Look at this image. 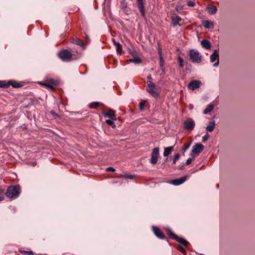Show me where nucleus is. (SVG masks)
<instances>
[{
    "label": "nucleus",
    "mask_w": 255,
    "mask_h": 255,
    "mask_svg": "<svg viewBox=\"0 0 255 255\" xmlns=\"http://www.w3.org/2000/svg\"><path fill=\"white\" fill-rule=\"evenodd\" d=\"M121 8L123 11L127 14H128V10L127 9V4L125 2V0H122L121 1Z\"/></svg>",
    "instance_id": "nucleus-26"
},
{
    "label": "nucleus",
    "mask_w": 255,
    "mask_h": 255,
    "mask_svg": "<svg viewBox=\"0 0 255 255\" xmlns=\"http://www.w3.org/2000/svg\"><path fill=\"white\" fill-rule=\"evenodd\" d=\"M194 156L193 155L192 158H190L188 159L187 160L186 162H185V163H184V164L186 165H188L192 163V162L194 160Z\"/></svg>",
    "instance_id": "nucleus-37"
},
{
    "label": "nucleus",
    "mask_w": 255,
    "mask_h": 255,
    "mask_svg": "<svg viewBox=\"0 0 255 255\" xmlns=\"http://www.w3.org/2000/svg\"><path fill=\"white\" fill-rule=\"evenodd\" d=\"M201 45L203 47L206 49H210L211 47V45L209 41L204 39L201 42Z\"/></svg>",
    "instance_id": "nucleus-18"
},
{
    "label": "nucleus",
    "mask_w": 255,
    "mask_h": 255,
    "mask_svg": "<svg viewBox=\"0 0 255 255\" xmlns=\"http://www.w3.org/2000/svg\"><path fill=\"white\" fill-rule=\"evenodd\" d=\"M113 42L115 46H116L117 44L119 43V42H116L114 39H113Z\"/></svg>",
    "instance_id": "nucleus-49"
},
{
    "label": "nucleus",
    "mask_w": 255,
    "mask_h": 255,
    "mask_svg": "<svg viewBox=\"0 0 255 255\" xmlns=\"http://www.w3.org/2000/svg\"><path fill=\"white\" fill-rule=\"evenodd\" d=\"M166 233L168 237L172 239L177 241L178 239V237L175 235L170 229L167 228L165 229Z\"/></svg>",
    "instance_id": "nucleus-13"
},
{
    "label": "nucleus",
    "mask_w": 255,
    "mask_h": 255,
    "mask_svg": "<svg viewBox=\"0 0 255 255\" xmlns=\"http://www.w3.org/2000/svg\"><path fill=\"white\" fill-rule=\"evenodd\" d=\"M215 127V122L214 121L210 122L209 125L206 127V130L208 131L212 132L214 130Z\"/></svg>",
    "instance_id": "nucleus-21"
},
{
    "label": "nucleus",
    "mask_w": 255,
    "mask_h": 255,
    "mask_svg": "<svg viewBox=\"0 0 255 255\" xmlns=\"http://www.w3.org/2000/svg\"><path fill=\"white\" fill-rule=\"evenodd\" d=\"M10 86H12L14 88H18L22 87L23 84L14 80H9L7 82V88Z\"/></svg>",
    "instance_id": "nucleus-12"
},
{
    "label": "nucleus",
    "mask_w": 255,
    "mask_h": 255,
    "mask_svg": "<svg viewBox=\"0 0 255 255\" xmlns=\"http://www.w3.org/2000/svg\"><path fill=\"white\" fill-rule=\"evenodd\" d=\"M178 61L179 63V66L181 68H183V59L180 57H178Z\"/></svg>",
    "instance_id": "nucleus-36"
},
{
    "label": "nucleus",
    "mask_w": 255,
    "mask_h": 255,
    "mask_svg": "<svg viewBox=\"0 0 255 255\" xmlns=\"http://www.w3.org/2000/svg\"><path fill=\"white\" fill-rule=\"evenodd\" d=\"M0 88H7V82L5 81H0Z\"/></svg>",
    "instance_id": "nucleus-34"
},
{
    "label": "nucleus",
    "mask_w": 255,
    "mask_h": 255,
    "mask_svg": "<svg viewBox=\"0 0 255 255\" xmlns=\"http://www.w3.org/2000/svg\"><path fill=\"white\" fill-rule=\"evenodd\" d=\"M204 146L201 143H197L192 147L191 155L192 156L199 155L204 149Z\"/></svg>",
    "instance_id": "nucleus-5"
},
{
    "label": "nucleus",
    "mask_w": 255,
    "mask_h": 255,
    "mask_svg": "<svg viewBox=\"0 0 255 255\" xmlns=\"http://www.w3.org/2000/svg\"><path fill=\"white\" fill-rule=\"evenodd\" d=\"M201 84V83L199 81L193 80L189 83L188 87L190 90H194L195 89H198L199 87Z\"/></svg>",
    "instance_id": "nucleus-10"
},
{
    "label": "nucleus",
    "mask_w": 255,
    "mask_h": 255,
    "mask_svg": "<svg viewBox=\"0 0 255 255\" xmlns=\"http://www.w3.org/2000/svg\"><path fill=\"white\" fill-rule=\"evenodd\" d=\"M186 179V176H184L180 178L175 179L172 181V183L174 185H179L184 183Z\"/></svg>",
    "instance_id": "nucleus-14"
},
{
    "label": "nucleus",
    "mask_w": 255,
    "mask_h": 255,
    "mask_svg": "<svg viewBox=\"0 0 255 255\" xmlns=\"http://www.w3.org/2000/svg\"><path fill=\"white\" fill-rule=\"evenodd\" d=\"M20 193V188L18 185L10 186L5 194L7 197L15 199L19 196Z\"/></svg>",
    "instance_id": "nucleus-2"
},
{
    "label": "nucleus",
    "mask_w": 255,
    "mask_h": 255,
    "mask_svg": "<svg viewBox=\"0 0 255 255\" xmlns=\"http://www.w3.org/2000/svg\"><path fill=\"white\" fill-rule=\"evenodd\" d=\"M27 255H34V253L32 251H27Z\"/></svg>",
    "instance_id": "nucleus-48"
},
{
    "label": "nucleus",
    "mask_w": 255,
    "mask_h": 255,
    "mask_svg": "<svg viewBox=\"0 0 255 255\" xmlns=\"http://www.w3.org/2000/svg\"><path fill=\"white\" fill-rule=\"evenodd\" d=\"M173 150V146H169L167 147L164 148V152H163V156L164 157L168 156L171 152V151Z\"/></svg>",
    "instance_id": "nucleus-20"
},
{
    "label": "nucleus",
    "mask_w": 255,
    "mask_h": 255,
    "mask_svg": "<svg viewBox=\"0 0 255 255\" xmlns=\"http://www.w3.org/2000/svg\"><path fill=\"white\" fill-rule=\"evenodd\" d=\"M179 250L183 254H185L186 253L185 249L182 247H179Z\"/></svg>",
    "instance_id": "nucleus-44"
},
{
    "label": "nucleus",
    "mask_w": 255,
    "mask_h": 255,
    "mask_svg": "<svg viewBox=\"0 0 255 255\" xmlns=\"http://www.w3.org/2000/svg\"><path fill=\"white\" fill-rule=\"evenodd\" d=\"M180 157V155L179 153H176L174 155L173 159H172V164L171 167H173V165H175L177 162V161L179 159Z\"/></svg>",
    "instance_id": "nucleus-28"
},
{
    "label": "nucleus",
    "mask_w": 255,
    "mask_h": 255,
    "mask_svg": "<svg viewBox=\"0 0 255 255\" xmlns=\"http://www.w3.org/2000/svg\"><path fill=\"white\" fill-rule=\"evenodd\" d=\"M188 6L190 7H193L195 5V2L194 1L189 0L187 2Z\"/></svg>",
    "instance_id": "nucleus-39"
},
{
    "label": "nucleus",
    "mask_w": 255,
    "mask_h": 255,
    "mask_svg": "<svg viewBox=\"0 0 255 255\" xmlns=\"http://www.w3.org/2000/svg\"><path fill=\"white\" fill-rule=\"evenodd\" d=\"M178 9H179V7H178V6H177V7H176V9L177 10H178Z\"/></svg>",
    "instance_id": "nucleus-54"
},
{
    "label": "nucleus",
    "mask_w": 255,
    "mask_h": 255,
    "mask_svg": "<svg viewBox=\"0 0 255 255\" xmlns=\"http://www.w3.org/2000/svg\"><path fill=\"white\" fill-rule=\"evenodd\" d=\"M43 86H44L45 87H47V88L51 90L52 91H54V87L50 84L47 83L46 81L45 82V83H43V84H42Z\"/></svg>",
    "instance_id": "nucleus-31"
},
{
    "label": "nucleus",
    "mask_w": 255,
    "mask_h": 255,
    "mask_svg": "<svg viewBox=\"0 0 255 255\" xmlns=\"http://www.w3.org/2000/svg\"><path fill=\"white\" fill-rule=\"evenodd\" d=\"M168 158H166L165 160V162H167L168 161Z\"/></svg>",
    "instance_id": "nucleus-52"
},
{
    "label": "nucleus",
    "mask_w": 255,
    "mask_h": 255,
    "mask_svg": "<svg viewBox=\"0 0 255 255\" xmlns=\"http://www.w3.org/2000/svg\"><path fill=\"white\" fill-rule=\"evenodd\" d=\"M100 104L99 102H93L90 104V107L93 109H97L99 107Z\"/></svg>",
    "instance_id": "nucleus-32"
},
{
    "label": "nucleus",
    "mask_w": 255,
    "mask_h": 255,
    "mask_svg": "<svg viewBox=\"0 0 255 255\" xmlns=\"http://www.w3.org/2000/svg\"><path fill=\"white\" fill-rule=\"evenodd\" d=\"M4 193V190L0 188V201L4 200V198L1 196Z\"/></svg>",
    "instance_id": "nucleus-42"
},
{
    "label": "nucleus",
    "mask_w": 255,
    "mask_h": 255,
    "mask_svg": "<svg viewBox=\"0 0 255 255\" xmlns=\"http://www.w3.org/2000/svg\"><path fill=\"white\" fill-rule=\"evenodd\" d=\"M152 231L154 235L160 239H164L165 236L163 233L157 227L153 226L152 228Z\"/></svg>",
    "instance_id": "nucleus-9"
},
{
    "label": "nucleus",
    "mask_w": 255,
    "mask_h": 255,
    "mask_svg": "<svg viewBox=\"0 0 255 255\" xmlns=\"http://www.w3.org/2000/svg\"><path fill=\"white\" fill-rule=\"evenodd\" d=\"M207 9L210 14H215L217 11V8L215 5H208L207 7Z\"/></svg>",
    "instance_id": "nucleus-17"
},
{
    "label": "nucleus",
    "mask_w": 255,
    "mask_h": 255,
    "mask_svg": "<svg viewBox=\"0 0 255 255\" xmlns=\"http://www.w3.org/2000/svg\"><path fill=\"white\" fill-rule=\"evenodd\" d=\"M146 91L152 97H157L159 94L157 91L155 84L152 82L147 81Z\"/></svg>",
    "instance_id": "nucleus-4"
},
{
    "label": "nucleus",
    "mask_w": 255,
    "mask_h": 255,
    "mask_svg": "<svg viewBox=\"0 0 255 255\" xmlns=\"http://www.w3.org/2000/svg\"><path fill=\"white\" fill-rule=\"evenodd\" d=\"M121 176L122 177H124V178H128V179H132L134 177V176L132 175H128V174L122 175Z\"/></svg>",
    "instance_id": "nucleus-41"
},
{
    "label": "nucleus",
    "mask_w": 255,
    "mask_h": 255,
    "mask_svg": "<svg viewBox=\"0 0 255 255\" xmlns=\"http://www.w3.org/2000/svg\"><path fill=\"white\" fill-rule=\"evenodd\" d=\"M203 25L206 28H211L213 27V23L207 20L203 21Z\"/></svg>",
    "instance_id": "nucleus-23"
},
{
    "label": "nucleus",
    "mask_w": 255,
    "mask_h": 255,
    "mask_svg": "<svg viewBox=\"0 0 255 255\" xmlns=\"http://www.w3.org/2000/svg\"><path fill=\"white\" fill-rule=\"evenodd\" d=\"M195 126L194 121L191 118H188L184 121L183 127L184 128L188 130H192Z\"/></svg>",
    "instance_id": "nucleus-7"
},
{
    "label": "nucleus",
    "mask_w": 255,
    "mask_h": 255,
    "mask_svg": "<svg viewBox=\"0 0 255 255\" xmlns=\"http://www.w3.org/2000/svg\"><path fill=\"white\" fill-rule=\"evenodd\" d=\"M214 106L213 104H210L207 106L206 108L203 111L204 114H207L211 112L214 109Z\"/></svg>",
    "instance_id": "nucleus-25"
},
{
    "label": "nucleus",
    "mask_w": 255,
    "mask_h": 255,
    "mask_svg": "<svg viewBox=\"0 0 255 255\" xmlns=\"http://www.w3.org/2000/svg\"><path fill=\"white\" fill-rule=\"evenodd\" d=\"M185 164L184 163H182V164L178 165L176 168L180 169V170H183L184 168Z\"/></svg>",
    "instance_id": "nucleus-43"
},
{
    "label": "nucleus",
    "mask_w": 255,
    "mask_h": 255,
    "mask_svg": "<svg viewBox=\"0 0 255 255\" xmlns=\"http://www.w3.org/2000/svg\"><path fill=\"white\" fill-rule=\"evenodd\" d=\"M171 20H172V24L173 27H175L177 25H180L181 24L180 22L182 20L181 18L176 15L175 14L174 15L172 16L171 17Z\"/></svg>",
    "instance_id": "nucleus-11"
},
{
    "label": "nucleus",
    "mask_w": 255,
    "mask_h": 255,
    "mask_svg": "<svg viewBox=\"0 0 255 255\" xmlns=\"http://www.w3.org/2000/svg\"><path fill=\"white\" fill-rule=\"evenodd\" d=\"M145 106V102L144 101H142L139 103V106L140 111H142L144 110V107Z\"/></svg>",
    "instance_id": "nucleus-35"
},
{
    "label": "nucleus",
    "mask_w": 255,
    "mask_h": 255,
    "mask_svg": "<svg viewBox=\"0 0 255 255\" xmlns=\"http://www.w3.org/2000/svg\"><path fill=\"white\" fill-rule=\"evenodd\" d=\"M20 253H22V254H26L27 255V251H20Z\"/></svg>",
    "instance_id": "nucleus-51"
},
{
    "label": "nucleus",
    "mask_w": 255,
    "mask_h": 255,
    "mask_svg": "<svg viewBox=\"0 0 255 255\" xmlns=\"http://www.w3.org/2000/svg\"><path fill=\"white\" fill-rule=\"evenodd\" d=\"M219 59V55L218 54V50L215 49L214 50L213 53L210 55V61L211 62H214Z\"/></svg>",
    "instance_id": "nucleus-16"
},
{
    "label": "nucleus",
    "mask_w": 255,
    "mask_h": 255,
    "mask_svg": "<svg viewBox=\"0 0 255 255\" xmlns=\"http://www.w3.org/2000/svg\"><path fill=\"white\" fill-rule=\"evenodd\" d=\"M159 155V147H155L153 149L151 154L150 162L152 164H155L158 160V157Z\"/></svg>",
    "instance_id": "nucleus-6"
},
{
    "label": "nucleus",
    "mask_w": 255,
    "mask_h": 255,
    "mask_svg": "<svg viewBox=\"0 0 255 255\" xmlns=\"http://www.w3.org/2000/svg\"><path fill=\"white\" fill-rule=\"evenodd\" d=\"M106 170L107 171H112V172H114L115 171V169L113 167H108L106 169Z\"/></svg>",
    "instance_id": "nucleus-45"
},
{
    "label": "nucleus",
    "mask_w": 255,
    "mask_h": 255,
    "mask_svg": "<svg viewBox=\"0 0 255 255\" xmlns=\"http://www.w3.org/2000/svg\"><path fill=\"white\" fill-rule=\"evenodd\" d=\"M147 81H150V82H152V78L151 76V75H148L147 77Z\"/></svg>",
    "instance_id": "nucleus-46"
},
{
    "label": "nucleus",
    "mask_w": 255,
    "mask_h": 255,
    "mask_svg": "<svg viewBox=\"0 0 255 255\" xmlns=\"http://www.w3.org/2000/svg\"><path fill=\"white\" fill-rule=\"evenodd\" d=\"M176 241L179 243L180 244L183 245L184 246L186 247H187L190 244L187 241L185 240V239L179 237L178 239H177Z\"/></svg>",
    "instance_id": "nucleus-24"
},
{
    "label": "nucleus",
    "mask_w": 255,
    "mask_h": 255,
    "mask_svg": "<svg viewBox=\"0 0 255 255\" xmlns=\"http://www.w3.org/2000/svg\"><path fill=\"white\" fill-rule=\"evenodd\" d=\"M104 116L106 117L110 118L112 120H116V117L113 110H110L108 112L105 113Z\"/></svg>",
    "instance_id": "nucleus-15"
},
{
    "label": "nucleus",
    "mask_w": 255,
    "mask_h": 255,
    "mask_svg": "<svg viewBox=\"0 0 255 255\" xmlns=\"http://www.w3.org/2000/svg\"><path fill=\"white\" fill-rule=\"evenodd\" d=\"M106 123L111 126L112 128H115L116 127V125H115V124L112 121V120H107L106 121Z\"/></svg>",
    "instance_id": "nucleus-33"
},
{
    "label": "nucleus",
    "mask_w": 255,
    "mask_h": 255,
    "mask_svg": "<svg viewBox=\"0 0 255 255\" xmlns=\"http://www.w3.org/2000/svg\"><path fill=\"white\" fill-rule=\"evenodd\" d=\"M51 114L54 116H58V115L53 111H51Z\"/></svg>",
    "instance_id": "nucleus-50"
},
{
    "label": "nucleus",
    "mask_w": 255,
    "mask_h": 255,
    "mask_svg": "<svg viewBox=\"0 0 255 255\" xmlns=\"http://www.w3.org/2000/svg\"><path fill=\"white\" fill-rule=\"evenodd\" d=\"M178 9H179V7H178V6H177V7H176V9L177 10H178Z\"/></svg>",
    "instance_id": "nucleus-53"
},
{
    "label": "nucleus",
    "mask_w": 255,
    "mask_h": 255,
    "mask_svg": "<svg viewBox=\"0 0 255 255\" xmlns=\"http://www.w3.org/2000/svg\"><path fill=\"white\" fill-rule=\"evenodd\" d=\"M136 3L141 16L144 18L145 16V11L143 0H136Z\"/></svg>",
    "instance_id": "nucleus-8"
},
{
    "label": "nucleus",
    "mask_w": 255,
    "mask_h": 255,
    "mask_svg": "<svg viewBox=\"0 0 255 255\" xmlns=\"http://www.w3.org/2000/svg\"><path fill=\"white\" fill-rule=\"evenodd\" d=\"M190 145H191V142H189L187 144H185L184 145V146L182 149L183 151L185 152L186 150H187L189 148Z\"/></svg>",
    "instance_id": "nucleus-38"
},
{
    "label": "nucleus",
    "mask_w": 255,
    "mask_h": 255,
    "mask_svg": "<svg viewBox=\"0 0 255 255\" xmlns=\"http://www.w3.org/2000/svg\"><path fill=\"white\" fill-rule=\"evenodd\" d=\"M217 61L216 63H215L214 64V65H213V66H214V67H217V66H218L219 65V59H218V60H217Z\"/></svg>",
    "instance_id": "nucleus-47"
},
{
    "label": "nucleus",
    "mask_w": 255,
    "mask_h": 255,
    "mask_svg": "<svg viewBox=\"0 0 255 255\" xmlns=\"http://www.w3.org/2000/svg\"><path fill=\"white\" fill-rule=\"evenodd\" d=\"M190 59L193 63H199L201 62L202 56L200 53L196 49H192L189 51Z\"/></svg>",
    "instance_id": "nucleus-3"
},
{
    "label": "nucleus",
    "mask_w": 255,
    "mask_h": 255,
    "mask_svg": "<svg viewBox=\"0 0 255 255\" xmlns=\"http://www.w3.org/2000/svg\"><path fill=\"white\" fill-rule=\"evenodd\" d=\"M72 42L73 44H76V45L80 46L81 47H83L84 45V43L83 42V41L79 38H76V39H73V40L72 41Z\"/></svg>",
    "instance_id": "nucleus-22"
},
{
    "label": "nucleus",
    "mask_w": 255,
    "mask_h": 255,
    "mask_svg": "<svg viewBox=\"0 0 255 255\" xmlns=\"http://www.w3.org/2000/svg\"><path fill=\"white\" fill-rule=\"evenodd\" d=\"M116 51L119 54H122L123 53V48L122 45L119 43L116 46Z\"/></svg>",
    "instance_id": "nucleus-29"
},
{
    "label": "nucleus",
    "mask_w": 255,
    "mask_h": 255,
    "mask_svg": "<svg viewBox=\"0 0 255 255\" xmlns=\"http://www.w3.org/2000/svg\"><path fill=\"white\" fill-rule=\"evenodd\" d=\"M46 81L51 84L53 87L54 86H56L58 84V81L53 79H47Z\"/></svg>",
    "instance_id": "nucleus-30"
},
{
    "label": "nucleus",
    "mask_w": 255,
    "mask_h": 255,
    "mask_svg": "<svg viewBox=\"0 0 255 255\" xmlns=\"http://www.w3.org/2000/svg\"><path fill=\"white\" fill-rule=\"evenodd\" d=\"M59 57L64 62H69L71 60L78 59L81 57L80 53H74L72 49H64L58 53Z\"/></svg>",
    "instance_id": "nucleus-1"
},
{
    "label": "nucleus",
    "mask_w": 255,
    "mask_h": 255,
    "mask_svg": "<svg viewBox=\"0 0 255 255\" xmlns=\"http://www.w3.org/2000/svg\"><path fill=\"white\" fill-rule=\"evenodd\" d=\"M209 135L208 133H206L204 136L203 137V138H202V141L203 142H206L209 138Z\"/></svg>",
    "instance_id": "nucleus-40"
},
{
    "label": "nucleus",
    "mask_w": 255,
    "mask_h": 255,
    "mask_svg": "<svg viewBox=\"0 0 255 255\" xmlns=\"http://www.w3.org/2000/svg\"><path fill=\"white\" fill-rule=\"evenodd\" d=\"M129 61L130 62L134 63L135 64H139L141 63V60L137 57H133L132 58L130 59Z\"/></svg>",
    "instance_id": "nucleus-27"
},
{
    "label": "nucleus",
    "mask_w": 255,
    "mask_h": 255,
    "mask_svg": "<svg viewBox=\"0 0 255 255\" xmlns=\"http://www.w3.org/2000/svg\"><path fill=\"white\" fill-rule=\"evenodd\" d=\"M159 54L160 55V62H159L160 67L161 69L162 73L164 74V73H165V69H164V62L163 60V57L161 55V51H159Z\"/></svg>",
    "instance_id": "nucleus-19"
}]
</instances>
